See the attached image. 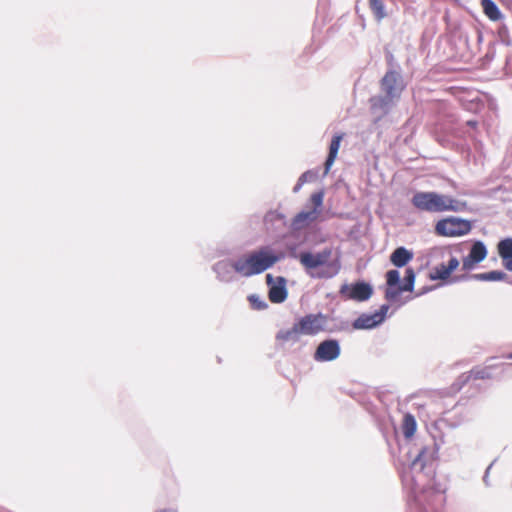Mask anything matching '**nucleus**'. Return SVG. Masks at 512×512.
<instances>
[{"label":"nucleus","mask_w":512,"mask_h":512,"mask_svg":"<svg viewBox=\"0 0 512 512\" xmlns=\"http://www.w3.org/2000/svg\"><path fill=\"white\" fill-rule=\"evenodd\" d=\"M282 258L268 246L249 251L231 263L233 270L243 277L258 275L273 267Z\"/></svg>","instance_id":"f257e3e1"},{"label":"nucleus","mask_w":512,"mask_h":512,"mask_svg":"<svg viewBox=\"0 0 512 512\" xmlns=\"http://www.w3.org/2000/svg\"><path fill=\"white\" fill-rule=\"evenodd\" d=\"M411 203L416 209L430 213L461 212L467 208L466 202L436 192H417Z\"/></svg>","instance_id":"f03ea898"},{"label":"nucleus","mask_w":512,"mask_h":512,"mask_svg":"<svg viewBox=\"0 0 512 512\" xmlns=\"http://www.w3.org/2000/svg\"><path fill=\"white\" fill-rule=\"evenodd\" d=\"M332 250L325 248L320 252H302L299 261L306 272L313 278H332L338 274L340 263L338 260L331 261Z\"/></svg>","instance_id":"7ed1b4c3"},{"label":"nucleus","mask_w":512,"mask_h":512,"mask_svg":"<svg viewBox=\"0 0 512 512\" xmlns=\"http://www.w3.org/2000/svg\"><path fill=\"white\" fill-rule=\"evenodd\" d=\"M468 220L450 217L436 223L435 231L440 236L455 237L468 234L471 230Z\"/></svg>","instance_id":"20e7f679"},{"label":"nucleus","mask_w":512,"mask_h":512,"mask_svg":"<svg viewBox=\"0 0 512 512\" xmlns=\"http://www.w3.org/2000/svg\"><path fill=\"white\" fill-rule=\"evenodd\" d=\"M296 323L302 335L313 336L326 330L327 316L321 313L307 314Z\"/></svg>","instance_id":"39448f33"},{"label":"nucleus","mask_w":512,"mask_h":512,"mask_svg":"<svg viewBox=\"0 0 512 512\" xmlns=\"http://www.w3.org/2000/svg\"><path fill=\"white\" fill-rule=\"evenodd\" d=\"M340 294L345 299L363 302L372 296L373 289L370 284L360 281L353 284L342 285Z\"/></svg>","instance_id":"423d86ee"},{"label":"nucleus","mask_w":512,"mask_h":512,"mask_svg":"<svg viewBox=\"0 0 512 512\" xmlns=\"http://www.w3.org/2000/svg\"><path fill=\"white\" fill-rule=\"evenodd\" d=\"M388 310L389 306L385 304L374 313H362L353 321L352 327L356 330L372 329L385 320Z\"/></svg>","instance_id":"0eeeda50"},{"label":"nucleus","mask_w":512,"mask_h":512,"mask_svg":"<svg viewBox=\"0 0 512 512\" xmlns=\"http://www.w3.org/2000/svg\"><path fill=\"white\" fill-rule=\"evenodd\" d=\"M405 86L398 72L394 70L387 71L381 80V89L384 94L395 101L398 100Z\"/></svg>","instance_id":"6e6552de"},{"label":"nucleus","mask_w":512,"mask_h":512,"mask_svg":"<svg viewBox=\"0 0 512 512\" xmlns=\"http://www.w3.org/2000/svg\"><path fill=\"white\" fill-rule=\"evenodd\" d=\"M341 349L339 342L335 339L322 341L314 353V359L319 362H328L337 359Z\"/></svg>","instance_id":"1a4fd4ad"},{"label":"nucleus","mask_w":512,"mask_h":512,"mask_svg":"<svg viewBox=\"0 0 512 512\" xmlns=\"http://www.w3.org/2000/svg\"><path fill=\"white\" fill-rule=\"evenodd\" d=\"M487 256V249L481 241L475 242L469 254L462 261V269L469 271L475 267L476 264L483 261Z\"/></svg>","instance_id":"9d476101"},{"label":"nucleus","mask_w":512,"mask_h":512,"mask_svg":"<svg viewBox=\"0 0 512 512\" xmlns=\"http://www.w3.org/2000/svg\"><path fill=\"white\" fill-rule=\"evenodd\" d=\"M459 264V260L456 257H450L447 263H440L433 267L429 273V278L433 281L447 280L458 268Z\"/></svg>","instance_id":"9b49d317"},{"label":"nucleus","mask_w":512,"mask_h":512,"mask_svg":"<svg viewBox=\"0 0 512 512\" xmlns=\"http://www.w3.org/2000/svg\"><path fill=\"white\" fill-rule=\"evenodd\" d=\"M497 252L502 260L503 267L512 271V238H505L498 242Z\"/></svg>","instance_id":"f8f14e48"},{"label":"nucleus","mask_w":512,"mask_h":512,"mask_svg":"<svg viewBox=\"0 0 512 512\" xmlns=\"http://www.w3.org/2000/svg\"><path fill=\"white\" fill-rule=\"evenodd\" d=\"M319 214L320 211L317 209H312L306 212H300L294 217L292 225L295 229H302L309 223L316 221Z\"/></svg>","instance_id":"ddd939ff"},{"label":"nucleus","mask_w":512,"mask_h":512,"mask_svg":"<svg viewBox=\"0 0 512 512\" xmlns=\"http://www.w3.org/2000/svg\"><path fill=\"white\" fill-rule=\"evenodd\" d=\"M413 258V253L404 247L396 248L390 255L391 263L396 267H403Z\"/></svg>","instance_id":"4468645a"},{"label":"nucleus","mask_w":512,"mask_h":512,"mask_svg":"<svg viewBox=\"0 0 512 512\" xmlns=\"http://www.w3.org/2000/svg\"><path fill=\"white\" fill-rule=\"evenodd\" d=\"M342 139H343V135H341V134H337L332 138V141H331L330 147H329V154H328V157L325 162V173H328L331 166L333 165V163L337 157L338 150L340 148V143H341Z\"/></svg>","instance_id":"2eb2a0df"},{"label":"nucleus","mask_w":512,"mask_h":512,"mask_svg":"<svg viewBox=\"0 0 512 512\" xmlns=\"http://www.w3.org/2000/svg\"><path fill=\"white\" fill-rule=\"evenodd\" d=\"M481 7L483 9L484 14L491 21H499L502 18V13L499 10L498 6L492 0H481Z\"/></svg>","instance_id":"dca6fc26"},{"label":"nucleus","mask_w":512,"mask_h":512,"mask_svg":"<svg viewBox=\"0 0 512 512\" xmlns=\"http://www.w3.org/2000/svg\"><path fill=\"white\" fill-rule=\"evenodd\" d=\"M302 333L300 332L297 323H295L292 328L287 330H281L277 333L276 339L281 342L287 341H298Z\"/></svg>","instance_id":"f3484780"},{"label":"nucleus","mask_w":512,"mask_h":512,"mask_svg":"<svg viewBox=\"0 0 512 512\" xmlns=\"http://www.w3.org/2000/svg\"><path fill=\"white\" fill-rule=\"evenodd\" d=\"M394 102H395L394 99H392L386 95L375 96L370 99L371 109L374 111L381 110V111L387 112L389 107L391 105H393Z\"/></svg>","instance_id":"a211bd4d"},{"label":"nucleus","mask_w":512,"mask_h":512,"mask_svg":"<svg viewBox=\"0 0 512 512\" xmlns=\"http://www.w3.org/2000/svg\"><path fill=\"white\" fill-rule=\"evenodd\" d=\"M268 297L272 303H282L283 301H285V299L287 298V291L284 284L273 285L269 289Z\"/></svg>","instance_id":"6ab92c4d"},{"label":"nucleus","mask_w":512,"mask_h":512,"mask_svg":"<svg viewBox=\"0 0 512 512\" xmlns=\"http://www.w3.org/2000/svg\"><path fill=\"white\" fill-rule=\"evenodd\" d=\"M472 278L480 281H503L507 278V274L503 271H490L485 273L474 274Z\"/></svg>","instance_id":"aec40b11"},{"label":"nucleus","mask_w":512,"mask_h":512,"mask_svg":"<svg viewBox=\"0 0 512 512\" xmlns=\"http://www.w3.org/2000/svg\"><path fill=\"white\" fill-rule=\"evenodd\" d=\"M369 7L377 21H381L387 16L383 0H368Z\"/></svg>","instance_id":"412c9836"},{"label":"nucleus","mask_w":512,"mask_h":512,"mask_svg":"<svg viewBox=\"0 0 512 512\" xmlns=\"http://www.w3.org/2000/svg\"><path fill=\"white\" fill-rule=\"evenodd\" d=\"M415 281V272L413 268H407L405 271L404 280L401 285H399L398 290L400 292L412 291L414 287Z\"/></svg>","instance_id":"4be33fe9"},{"label":"nucleus","mask_w":512,"mask_h":512,"mask_svg":"<svg viewBox=\"0 0 512 512\" xmlns=\"http://www.w3.org/2000/svg\"><path fill=\"white\" fill-rule=\"evenodd\" d=\"M403 434L406 438H410L416 431V421L411 414H406L403 419Z\"/></svg>","instance_id":"5701e85b"},{"label":"nucleus","mask_w":512,"mask_h":512,"mask_svg":"<svg viewBox=\"0 0 512 512\" xmlns=\"http://www.w3.org/2000/svg\"><path fill=\"white\" fill-rule=\"evenodd\" d=\"M400 282V274L397 270L392 269L386 273V283L389 287L397 286Z\"/></svg>","instance_id":"b1692460"},{"label":"nucleus","mask_w":512,"mask_h":512,"mask_svg":"<svg viewBox=\"0 0 512 512\" xmlns=\"http://www.w3.org/2000/svg\"><path fill=\"white\" fill-rule=\"evenodd\" d=\"M470 373L474 379H486V378L491 377V374H490L488 368L473 369V370H471Z\"/></svg>","instance_id":"393cba45"},{"label":"nucleus","mask_w":512,"mask_h":512,"mask_svg":"<svg viewBox=\"0 0 512 512\" xmlns=\"http://www.w3.org/2000/svg\"><path fill=\"white\" fill-rule=\"evenodd\" d=\"M323 197H324L323 192H316L311 195L310 200L314 205L313 209H317L321 212V207L323 204Z\"/></svg>","instance_id":"a878e982"},{"label":"nucleus","mask_w":512,"mask_h":512,"mask_svg":"<svg viewBox=\"0 0 512 512\" xmlns=\"http://www.w3.org/2000/svg\"><path fill=\"white\" fill-rule=\"evenodd\" d=\"M308 175H309V172H305L299 177V179H298L299 186H302L304 183H306L308 181Z\"/></svg>","instance_id":"bb28decb"},{"label":"nucleus","mask_w":512,"mask_h":512,"mask_svg":"<svg viewBox=\"0 0 512 512\" xmlns=\"http://www.w3.org/2000/svg\"><path fill=\"white\" fill-rule=\"evenodd\" d=\"M266 282L268 285H270L273 282V277L271 274L266 275Z\"/></svg>","instance_id":"cd10ccee"},{"label":"nucleus","mask_w":512,"mask_h":512,"mask_svg":"<svg viewBox=\"0 0 512 512\" xmlns=\"http://www.w3.org/2000/svg\"><path fill=\"white\" fill-rule=\"evenodd\" d=\"M423 454H424V450H422V451L418 454V456H417V457H416V459L414 460V464L421 460V458H422Z\"/></svg>","instance_id":"c85d7f7f"},{"label":"nucleus","mask_w":512,"mask_h":512,"mask_svg":"<svg viewBox=\"0 0 512 512\" xmlns=\"http://www.w3.org/2000/svg\"><path fill=\"white\" fill-rule=\"evenodd\" d=\"M156 512H177V510L165 508V509H160V510H158Z\"/></svg>","instance_id":"c756f323"},{"label":"nucleus","mask_w":512,"mask_h":512,"mask_svg":"<svg viewBox=\"0 0 512 512\" xmlns=\"http://www.w3.org/2000/svg\"><path fill=\"white\" fill-rule=\"evenodd\" d=\"M302 186H299V180L297 181V184L294 187V192H297Z\"/></svg>","instance_id":"7c9ffc66"},{"label":"nucleus","mask_w":512,"mask_h":512,"mask_svg":"<svg viewBox=\"0 0 512 512\" xmlns=\"http://www.w3.org/2000/svg\"><path fill=\"white\" fill-rule=\"evenodd\" d=\"M256 305H257L256 307L258 309H261V308H263L265 306V304H259V302H256Z\"/></svg>","instance_id":"2f4dec72"},{"label":"nucleus","mask_w":512,"mask_h":512,"mask_svg":"<svg viewBox=\"0 0 512 512\" xmlns=\"http://www.w3.org/2000/svg\"><path fill=\"white\" fill-rule=\"evenodd\" d=\"M256 305H257L256 307L258 309H261V308H263L265 306V304H259V302H256Z\"/></svg>","instance_id":"473e14b6"},{"label":"nucleus","mask_w":512,"mask_h":512,"mask_svg":"<svg viewBox=\"0 0 512 512\" xmlns=\"http://www.w3.org/2000/svg\"><path fill=\"white\" fill-rule=\"evenodd\" d=\"M249 300H250L251 302H254V300H255V296H253V295H252V296H250V297H249Z\"/></svg>","instance_id":"72a5a7b5"},{"label":"nucleus","mask_w":512,"mask_h":512,"mask_svg":"<svg viewBox=\"0 0 512 512\" xmlns=\"http://www.w3.org/2000/svg\"><path fill=\"white\" fill-rule=\"evenodd\" d=\"M279 280L284 283V279L282 277L279 278Z\"/></svg>","instance_id":"f704fd0d"},{"label":"nucleus","mask_w":512,"mask_h":512,"mask_svg":"<svg viewBox=\"0 0 512 512\" xmlns=\"http://www.w3.org/2000/svg\"><path fill=\"white\" fill-rule=\"evenodd\" d=\"M511 358H512V354H511Z\"/></svg>","instance_id":"c9c22d12"}]
</instances>
